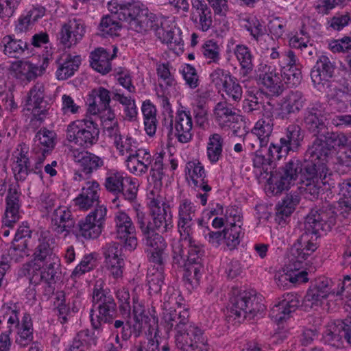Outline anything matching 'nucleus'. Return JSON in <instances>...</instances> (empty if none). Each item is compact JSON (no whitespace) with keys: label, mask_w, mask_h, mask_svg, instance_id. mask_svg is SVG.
Wrapping results in <instances>:
<instances>
[{"label":"nucleus","mask_w":351,"mask_h":351,"mask_svg":"<svg viewBox=\"0 0 351 351\" xmlns=\"http://www.w3.org/2000/svg\"><path fill=\"white\" fill-rule=\"evenodd\" d=\"M149 215L140 205L134 207L135 221L141 231L145 245L149 248V261L156 267L164 269L167 258V243L161 234L171 230L173 226L169 205L160 194L158 188L147 195Z\"/></svg>","instance_id":"nucleus-1"},{"label":"nucleus","mask_w":351,"mask_h":351,"mask_svg":"<svg viewBox=\"0 0 351 351\" xmlns=\"http://www.w3.org/2000/svg\"><path fill=\"white\" fill-rule=\"evenodd\" d=\"M56 240L48 230H43L38 237L33 250L32 260L23 265V273L35 282L44 281L50 285L55 282L56 269L60 260L55 252Z\"/></svg>","instance_id":"nucleus-2"},{"label":"nucleus","mask_w":351,"mask_h":351,"mask_svg":"<svg viewBox=\"0 0 351 351\" xmlns=\"http://www.w3.org/2000/svg\"><path fill=\"white\" fill-rule=\"evenodd\" d=\"M164 321L167 330L173 328L174 342L178 349L182 351H210L204 329L190 321L187 309L166 313Z\"/></svg>","instance_id":"nucleus-3"},{"label":"nucleus","mask_w":351,"mask_h":351,"mask_svg":"<svg viewBox=\"0 0 351 351\" xmlns=\"http://www.w3.org/2000/svg\"><path fill=\"white\" fill-rule=\"evenodd\" d=\"M336 223V215L331 210L313 209L305 218L304 232L294 245L299 261L307 260L317 249L320 232H328Z\"/></svg>","instance_id":"nucleus-4"},{"label":"nucleus","mask_w":351,"mask_h":351,"mask_svg":"<svg viewBox=\"0 0 351 351\" xmlns=\"http://www.w3.org/2000/svg\"><path fill=\"white\" fill-rule=\"evenodd\" d=\"M265 306L256 298L254 291L234 289L230 299L228 317L241 323L245 319L251 320L261 315Z\"/></svg>","instance_id":"nucleus-5"},{"label":"nucleus","mask_w":351,"mask_h":351,"mask_svg":"<svg viewBox=\"0 0 351 351\" xmlns=\"http://www.w3.org/2000/svg\"><path fill=\"white\" fill-rule=\"evenodd\" d=\"M108 9L119 21L128 22L131 29L136 32L147 31L148 9L140 1L130 0L121 3L111 1L108 3Z\"/></svg>","instance_id":"nucleus-6"},{"label":"nucleus","mask_w":351,"mask_h":351,"mask_svg":"<svg viewBox=\"0 0 351 351\" xmlns=\"http://www.w3.org/2000/svg\"><path fill=\"white\" fill-rule=\"evenodd\" d=\"M343 291V282H339L335 288L333 287V282L330 279L326 277L319 278L308 289L303 299V304L306 308L317 310L322 306L324 300L328 297H333L337 301L341 300Z\"/></svg>","instance_id":"nucleus-7"},{"label":"nucleus","mask_w":351,"mask_h":351,"mask_svg":"<svg viewBox=\"0 0 351 351\" xmlns=\"http://www.w3.org/2000/svg\"><path fill=\"white\" fill-rule=\"evenodd\" d=\"M99 136L97 124L90 119L73 121L67 125L66 130V140L70 143L84 149L96 144Z\"/></svg>","instance_id":"nucleus-8"},{"label":"nucleus","mask_w":351,"mask_h":351,"mask_svg":"<svg viewBox=\"0 0 351 351\" xmlns=\"http://www.w3.org/2000/svg\"><path fill=\"white\" fill-rule=\"evenodd\" d=\"M163 127L169 134L173 136L181 143L190 142L193 136V122L191 111L184 107L178 108L175 115L169 114L162 121Z\"/></svg>","instance_id":"nucleus-9"},{"label":"nucleus","mask_w":351,"mask_h":351,"mask_svg":"<svg viewBox=\"0 0 351 351\" xmlns=\"http://www.w3.org/2000/svg\"><path fill=\"white\" fill-rule=\"evenodd\" d=\"M304 140V132L300 125L290 124L285 130L279 143H271L268 148L269 158L280 160L290 152H297Z\"/></svg>","instance_id":"nucleus-10"},{"label":"nucleus","mask_w":351,"mask_h":351,"mask_svg":"<svg viewBox=\"0 0 351 351\" xmlns=\"http://www.w3.org/2000/svg\"><path fill=\"white\" fill-rule=\"evenodd\" d=\"M106 214V206H97L85 218L79 221L72 232L86 239L97 238L102 232Z\"/></svg>","instance_id":"nucleus-11"},{"label":"nucleus","mask_w":351,"mask_h":351,"mask_svg":"<svg viewBox=\"0 0 351 351\" xmlns=\"http://www.w3.org/2000/svg\"><path fill=\"white\" fill-rule=\"evenodd\" d=\"M185 176L189 186L197 192L195 197L200 200L202 206H206L212 187L208 184L204 166L199 161L188 162L185 167Z\"/></svg>","instance_id":"nucleus-12"},{"label":"nucleus","mask_w":351,"mask_h":351,"mask_svg":"<svg viewBox=\"0 0 351 351\" xmlns=\"http://www.w3.org/2000/svg\"><path fill=\"white\" fill-rule=\"evenodd\" d=\"M90 322L96 330L101 329L104 324L112 323L117 315V304L112 295L92 300Z\"/></svg>","instance_id":"nucleus-13"},{"label":"nucleus","mask_w":351,"mask_h":351,"mask_svg":"<svg viewBox=\"0 0 351 351\" xmlns=\"http://www.w3.org/2000/svg\"><path fill=\"white\" fill-rule=\"evenodd\" d=\"M197 206L189 198L180 199L178 206L177 228L182 239H190L195 232Z\"/></svg>","instance_id":"nucleus-14"},{"label":"nucleus","mask_w":351,"mask_h":351,"mask_svg":"<svg viewBox=\"0 0 351 351\" xmlns=\"http://www.w3.org/2000/svg\"><path fill=\"white\" fill-rule=\"evenodd\" d=\"M114 233L116 238L124 243V247L129 251L134 250L138 244L136 228L131 217L123 210L114 213Z\"/></svg>","instance_id":"nucleus-15"},{"label":"nucleus","mask_w":351,"mask_h":351,"mask_svg":"<svg viewBox=\"0 0 351 351\" xmlns=\"http://www.w3.org/2000/svg\"><path fill=\"white\" fill-rule=\"evenodd\" d=\"M347 144L348 138L343 133L327 132L316 138L309 147V152L318 153L327 160L337 148L344 147Z\"/></svg>","instance_id":"nucleus-16"},{"label":"nucleus","mask_w":351,"mask_h":351,"mask_svg":"<svg viewBox=\"0 0 351 351\" xmlns=\"http://www.w3.org/2000/svg\"><path fill=\"white\" fill-rule=\"evenodd\" d=\"M327 162L328 160L318 153L311 154L308 148L305 154L304 161L302 162V170L300 175L302 182L319 178L324 180L328 178L331 173L326 167Z\"/></svg>","instance_id":"nucleus-17"},{"label":"nucleus","mask_w":351,"mask_h":351,"mask_svg":"<svg viewBox=\"0 0 351 351\" xmlns=\"http://www.w3.org/2000/svg\"><path fill=\"white\" fill-rule=\"evenodd\" d=\"M257 79L258 84L271 96H279L285 90L282 75L277 71L275 66L267 63L260 64Z\"/></svg>","instance_id":"nucleus-18"},{"label":"nucleus","mask_w":351,"mask_h":351,"mask_svg":"<svg viewBox=\"0 0 351 351\" xmlns=\"http://www.w3.org/2000/svg\"><path fill=\"white\" fill-rule=\"evenodd\" d=\"M86 25L84 22L77 18H70L62 24L57 38L64 48L76 45L84 36Z\"/></svg>","instance_id":"nucleus-19"},{"label":"nucleus","mask_w":351,"mask_h":351,"mask_svg":"<svg viewBox=\"0 0 351 351\" xmlns=\"http://www.w3.org/2000/svg\"><path fill=\"white\" fill-rule=\"evenodd\" d=\"M45 97V86L43 83L37 82L28 92L25 106L28 111H32L35 119L42 121L48 114L49 106Z\"/></svg>","instance_id":"nucleus-20"},{"label":"nucleus","mask_w":351,"mask_h":351,"mask_svg":"<svg viewBox=\"0 0 351 351\" xmlns=\"http://www.w3.org/2000/svg\"><path fill=\"white\" fill-rule=\"evenodd\" d=\"M21 195L19 184H12L10 185L5 199V208L2 217L3 226L13 228L21 219Z\"/></svg>","instance_id":"nucleus-21"},{"label":"nucleus","mask_w":351,"mask_h":351,"mask_svg":"<svg viewBox=\"0 0 351 351\" xmlns=\"http://www.w3.org/2000/svg\"><path fill=\"white\" fill-rule=\"evenodd\" d=\"M51 226L54 232L66 237L75 228V220L71 210L65 206H58L50 215Z\"/></svg>","instance_id":"nucleus-22"},{"label":"nucleus","mask_w":351,"mask_h":351,"mask_svg":"<svg viewBox=\"0 0 351 351\" xmlns=\"http://www.w3.org/2000/svg\"><path fill=\"white\" fill-rule=\"evenodd\" d=\"M335 65L326 55L320 56L311 71V77L315 86L318 89L327 84L333 77Z\"/></svg>","instance_id":"nucleus-23"},{"label":"nucleus","mask_w":351,"mask_h":351,"mask_svg":"<svg viewBox=\"0 0 351 351\" xmlns=\"http://www.w3.org/2000/svg\"><path fill=\"white\" fill-rule=\"evenodd\" d=\"M14 158L12 170L16 180L23 181L31 172L38 174L42 179L43 172L38 167L39 164L36 165L35 169L31 168L27 147H21L20 149H17L14 152Z\"/></svg>","instance_id":"nucleus-24"},{"label":"nucleus","mask_w":351,"mask_h":351,"mask_svg":"<svg viewBox=\"0 0 351 351\" xmlns=\"http://www.w3.org/2000/svg\"><path fill=\"white\" fill-rule=\"evenodd\" d=\"M152 156L147 149L139 148L125 160L127 169L132 174L142 176L147 173L153 162Z\"/></svg>","instance_id":"nucleus-25"},{"label":"nucleus","mask_w":351,"mask_h":351,"mask_svg":"<svg viewBox=\"0 0 351 351\" xmlns=\"http://www.w3.org/2000/svg\"><path fill=\"white\" fill-rule=\"evenodd\" d=\"M326 116L322 106L315 104L308 107L305 111L304 123L307 130L315 136L320 134L326 128Z\"/></svg>","instance_id":"nucleus-26"},{"label":"nucleus","mask_w":351,"mask_h":351,"mask_svg":"<svg viewBox=\"0 0 351 351\" xmlns=\"http://www.w3.org/2000/svg\"><path fill=\"white\" fill-rule=\"evenodd\" d=\"M213 117L215 123L221 129L230 128L239 119L235 108L226 100L220 101L215 104L213 110Z\"/></svg>","instance_id":"nucleus-27"},{"label":"nucleus","mask_w":351,"mask_h":351,"mask_svg":"<svg viewBox=\"0 0 351 351\" xmlns=\"http://www.w3.org/2000/svg\"><path fill=\"white\" fill-rule=\"evenodd\" d=\"M191 19L199 30L208 31L212 25V12L204 0L191 1Z\"/></svg>","instance_id":"nucleus-28"},{"label":"nucleus","mask_w":351,"mask_h":351,"mask_svg":"<svg viewBox=\"0 0 351 351\" xmlns=\"http://www.w3.org/2000/svg\"><path fill=\"white\" fill-rule=\"evenodd\" d=\"M299 305L296 295L287 293L283 298L276 304L270 311L271 317L276 322L281 323L289 318L291 313L295 312Z\"/></svg>","instance_id":"nucleus-29"},{"label":"nucleus","mask_w":351,"mask_h":351,"mask_svg":"<svg viewBox=\"0 0 351 351\" xmlns=\"http://www.w3.org/2000/svg\"><path fill=\"white\" fill-rule=\"evenodd\" d=\"M72 156L81 171L86 175H90L104 165L103 158L88 152L73 150Z\"/></svg>","instance_id":"nucleus-30"},{"label":"nucleus","mask_w":351,"mask_h":351,"mask_svg":"<svg viewBox=\"0 0 351 351\" xmlns=\"http://www.w3.org/2000/svg\"><path fill=\"white\" fill-rule=\"evenodd\" d=\"M9 71L16 80L27 84L37 77L39 67L29 61L16 60L10 65Z\"/></svg>","instance_id":"nucleus-31"},{"label":"nucleus","mask_w":351,"mask_h":351,"mask_svg":"<svg viewBox=\"0 0 351 351\" xmlns=\"http://www.w3.org/2000/svg\"><path fill=\"white\" fill-rule=\"evenodd\" d=\"M345 333V324L341 320L330 322L328 324L323 333L322 340L325 344L335 348L343 347Z\"/></svg>","instance_id":"nucleus-32"},{"label":"nucleus","mask_w":351,"mask_h":351,"mask_svg":"<svg viewBox=\"0 0 351 351\" xmlns=\"http://www.w3.org/2000/svg\"><path fill=\"white\" fill-rule=\"evenodd\" d=\"M100 186L97 181L86 182L80 194L74 199L75 204L80 209L86 210L99 201Z\"/></svg>","instance_id":"nucleus-33"},{"label":"nucleus","mask_w":351,"mask_h":351,"mask_svg":"<svg viewBox=\"0 0 351 351\" xmlns=\"http://www.w3.org/2000/svg\"><path fill=\"white\" fill-rule=\"evenodd\" d=\"M57 70L56 76L58 80H65L74 75L81 64L78 55L65 54L56 61Z\"/></svg>","instance_id":"nucleus-34"},{"label":"nucleus","mask_w":351,"mask_h":351,"mask_svg":"<svg viewBox=\"0 0 351 351\" xmlns=\"http://www.w3.org/2000/svg\"><path fill=\"white\" fill-rule=\"evenodd\" d=\"M351 101V86L345 82L339 87H335L329 95V105L339 112L348 110Z\"/></svg>","instance_id":"nucleus-35"},{"label":"nucleus","mask_w":351,"mask_h":351,"mask_svg":"<svg viewBox=\"0 0 351 351\" xmlns=\"http://www.w3.org/2000/svg\"><path fill=\"white\" fill-rule=\"evenodd\" d=\"M110 95L108 90L104 87H98L91 90L87 99L88 112L93 115L100 113L101 109L109 107Z\"/></svg>","instance_id":"nucleus-36"},{"label":"nucleus","mask_w":351,"mask_h":351,"mask_svg":"<svg viewBox=\"0 0 351 351\" xmlns=\"http://www.w3.org/2000/svg\"><path fill=\"white\" fill-rule=\"evenodd\" d=\"M4 55L10 58H19L28 49L26 42L16 39L14 35L5 36L0 45Z\"/></svg>","instance_id":"nucleus-37"},{"label":"nucleus","mask_w":351,"mask_h":351,"mask_svg":"<svg viewBox=\"0 0 351 351\" xmlns=\"http://www.w3.org/2000/svg\"><path fill=\"white\" fill-rule=\"evenodd\" d=\"M116 48H114V53L110 55L109 52L104 48H98L91 52L90 66L93 69L102 74H106L111 71L110 60L116 56Z\"/></svg>","instance_id":"nucleus-38"},{"label":"nucleus","mask_w":351,"mask_h":351,"mask_svg":"<svg viewBox=\"0 0 351 351\" xmlns=\"http://www.w3.org/2000/svg\"><path fill=\"white\" fill-rule=\"evenodd\" d=\"M306 101L303 93L295 90L290 92L281 105V117L284 119L291 114L298 113L303 108Z\"/></svg>","instance_id":"nucleus-39"},{"label":"nucleus","mask_w":351,"mask_h":351,"mask_svg":"<svg viewBox=\"0 0 351 351\" xmlns=\"http://www.w3.org/2000/svg\"><path fill=\"white\" fill-rule=\"evenodd\" d=\"M274 123L271 120H263L259 119L252 129L251 134L248 135L246 140L253 137H256V141L261 148L267 145L270 136L274 130Z\"/></svg>","instance_id":"nucleus-40"},{"label":"nucleus","mask_w":351,"mask_h":351,"mask_svg":"<svg viewBox=\"0 0 351 351\" xmlns=\"http://www.w3.org/2000/svg\"><path fill=\"white\" fill-rule=\"evenodd\" d=\"M341 197L337 202V210L344 218L351 219V178L339 184Z\"/></svg>","instance_id":"nucleus-41"},{"label":"nucleus","mask_w":351,"mask_h":351,"mask_svg":"<svg viewBox=\"0 0 351 351\" xmlns=\"http://www.w3.org/2000/svg\"><path fill=\"white\" fill-rule=\"evenodd\" d=\"M300 197L297 195H287L276 207L275 221L278 224L285 223L299 203Z\"/></svg>","instance_id":"nucleus-42"},{"label":"nucleus","mask_w":351,"mask_h":351,"mask_svg":"<svg viewBox=\"0 0 351 351\" xmlns=\"http://www.w3.org/2000/svg\"><path fill=\"white\" fill-rule=\"evenodd\" d=\"M19 306L13 302L4 303L0 308V317L6 322L7 328L14 330L19 326Z\"/></svg>","instance_id":"nucleus-43"},{"label":"nucleus","mask_w":351,"mask_h":351,"mask_svg":"<svg viewBox=\"0 0 351 351\" xmlns=\"http://www.w3.org/2000/svg\"><path fill=\"white\" fill-rule=\"evenodd\" d=\"M233 52L239 62L241 71L243 75L250 73L254 67V56L250 48L245 45L239 44L235 46Z\"/></svg>","instance_id":"nucleus-44"},{"label":"nucleus","mask_w":351,"mask_h":351,"mask_svg":"<svg viewBox=\"0 0 351 351\" xmlns=\"http://www.w3.org/2000/svg\"><path fill=\"white\" fill-rule=\"evenodd\" d=\"M223 138L221 134L213 133L208 137L206 156L211 164H216L222 157Z\"/></svg>","instance_id":"nucleus-45"},{"label":"nucleus","mask_w":351,"mask_h":351,"mask_svg":"<svg viewBox=\"0 0 351 351\" xmlns=\"http://www.w3.org/2000/svg\"><path fill=\"white\" fill-rule=\"evenodd\" d=\"M129 176L125 173L115 169L108 170L106 174L104 186L106 189L114 195H119L126 178Z\"/></svg>","instance_id":"nucleus-46"},{"label":"nucleus","mask_w":351,"mask_h":351,"mask_svg":"<svg viewBox=\"0 0 351 351\" xmlns=\"http://www.w3.org/2000/svg\"><path fill=\"white\" fill-rule=\"evenodd\" d=\"M16 329L18 330L16 343L21 347H25L33 340L32 322L29 314H24L21 324H19Z\"/></svg>","instance_id":"nucleus-47"},{"label":"nucleus","mask_w":351,"mask_h":351,"mask_svg":"<svg viewBox=\"0 0 351 351\" xmlns=\"http://www.w3.org/2000/svg\"><path fill=\"white\" fill-rule=\"evenodd\" d=\"M243 236V229L242 226L239 223L235 226L226 225L223 230V239L227 248L230 250L237 248Z\"/></svg>","instance_id":"nucleus-48"},{"label":"nucleus","mask_w":351,"mask_h":351,"mask_svg":"<svg viewBox=\"0 0 351 351\" xmlns=\"http://www.w3.org/2000/svg\"><path fill=\"white\" fill-rule=\"evenodd\" d=\"M156 34L157 37L163 43L170 45L171 46L174 45L179 47L183 45V40L180 31L176 27L166 28L163 23H161V26L156 29Z\"/></svg>","instance_id":"nucleus-49"},{"label":"nucleus","mask_w":351,"mask_h":351,"mask_svg":"<svg viewBox=\"0 0 351 351\" xmlns=\"http://www.w3.org/2000/svg\"><path fill=\"white\" fill-rule=\"evenodd\" d=\"M296 247L293 250L292 258V263L289 265L290 270L292 271V274H291L290 282L292 284H303L306 283L308 281V273L306 270L300 271L301 269H304V267L307 265L305 263L306 260L302 261H299L298 258L295 256Z\"/></svg>","instance_id":"nucleus-50"},{"label":"nucleus","mask_w":351,"mask_h":351,"mask_svg":"<svg viewBox=\"0 0 351 351\" xmlns=\"http://www.w3.org/2000/svg\"><path fill=\"white\" fill-rule=\"evenodd\" d=\"M164 269L156 267L155 265L149 268L147 274V281L150 293L156 294L161 290L164 284Z\"/></svg>","instance_id":"nucleus-51"},{"label":"nucleus","mask_w":351,"mask_h":351,"mask_svg":"<svg viewBox=\"0 0 351 351\" xmlns=\"http://www.w3.org/2000/svg\"><path fill=\"white\" fill-rule=\"evenodd\" d=\"M56 133L53 131L43 129L39 130L35 136L34 141L40 146L43 156L48 154L55 146Z\"/></svg>","instance_id":"nucleus-52"},{"label":"nucleus","mask_w":351,"mask_h":351,"mask_svg":"<svg viewBox=\"0 0 351 351\" xmlns=\"http://www.w3.org/2000/svg\"><path fill=\"white\" fill-rule=\"evenodd\" d=\"M156 74L159 80L160 86H162L165 85L166 87H171L176 84L173 67L169 62L157 63Z\"/></svg>","instance_id":"nucleus-53"},{"label":"nucleus","mask_w":351,"mask_h":351,"mask_svg":"<svg viewBox=\"0 0 351 351\" xmlns=\"http://www.w3.org/2000/svg\"><path fill=\"white\" fill-rule=\"evenodd\" d=\"M121 25L117 17L114 14L102 17L99 25V29L103 36H116L117 31L121 29Z\"/></svg>","instance_id":"nucleus-54"},{"label":"nucleus","mask_w":351,"mask_h":351,"mask_svg":"<svg viewBox=\"0 0 351 351\" xmlns=\"http://www.w3.org/2000/svg\"><path fill=\"white\" fill-rule=\"evenodd\" d=\"M259 92H247V98L243 101V109L247 114H254L261 110L264 102Z\"/></svg>","instance_id":"nucleus-55"},{"label":"nucleus","mask_w":351,"mask_h":351,"mask_svg":"<svg viewBox=\"0 0 351 351\" xmlns=\"http://www.w3.org/2000/svg\"><path fill=\"white\" fill-rule=\"evenodd\" d=\"M202 51L208 63H219L221 60V49L217 42L213 40L206 41L202 45Z\"/></svg>","instance_id":"nucleus-56"},{"label":"nucleus","mask_w":351,"mask_h":351,"mask_svg":"<svg viewBox=\"0 0 351 351\" xmlns=\"http://www.w3.org/2000/svg\"><path fill=\"white\" fill-rule=\"evenodd\" d=\"M164 154L160 153L154 155L153 162L149 167L150 176L156 183L155 185H161V180L165 175L163 165Z\"/></svg>","instance_id":"nucleus-57"},{"label":"nucleus","mask_w":351,"mask_h":351,"mask_svg":"<svg viewBox=\"0 0 351 351\" xmlns=\"http://www.w3.org/2000/svg\"><path fill=\"white\" fill-rule=\"evenodd\" d=\"M299 66L289 67L281 71L284 83L289 87L297 86L300 84L302 76Z\"/></svg>","instance_id":"nucleus-58"},{"label":"nucleus","mask_w":351,"mask_h":351,"mask_svg":"<svg viewBox=\"0 0 351 351\" xmlns=\"http://www.w3.org/2000/svg\"><path fill=\"white\" fill-rule=\"evenodd\" d=\"M95 267V260L91 254L86 255L73 269L71 277L78 278L84 274L93 270Z\"/></svg>","instance_id":"nucleus-59"},{"label":"nucleus","mask_w":351,"mask_h":351,"mask_svg":"<svg viewBox=\"0 0 351 351\" xmlns=\"http://www.w3.org/2000/svg\"><path fill=\"white\" fill-rule=\"evenodd\" d=\"M114 145L121 156H130L138 149L136 141L129 136H122Z\"/></svg>","instance_id":"nucleus-60"},{"label":"nucleus","mask_w":351,"mask_h":351,"mask_svg":"<svg viewBox=\"0 0 351 351\" xmlns=\"http://www.w3.org/2000/svg\"><path fill=\"white\" fill-rule=\"evenodd\" d=\"M27 242L21 241L16 242L12 241V246L10 247L8 254L11 259L15 262H20L24 257L28 256L29 251L27 249Z\"/></svg>","instance_id":"nucleus-61"},{"label":"nucleus","mask_w":351,"mask_h":351,"mask_svg":"<svg viewBox=\"0 0 351 351\" xmlns=\"http://www.w3.org/2000/svg\"><path fill=\"white\" fill-rule=\"evenodd\" d=\"M138 183L136 178L129 176L123 184V189H121L120 193L123 198L129 202L134 201L137 195Z\"/></svg>","instance_id":"nucleus-62"},{"label":"nucleus","mask_w":351,"mask_h":351,"mask_svg":"<svg viewBox=\"0 0 351 351\" xmlns=\"http://www.w3.org/2000/svg\"><path fill=\"white\" fill-rule=\"evenodd\" d=\"M232 78L228 71L217 68L210 74V79L215 87L218 89H223L228 82Z\"/></svg>","instance_id":"nucleus-63"},{"label":"nucleus","mask_w":351,"mask_h":351,"mask_svg":"<svg viewBox=\"0 0 351 351\" xmlns=\"http://www.w3.org/2000/svg\"><path fill=\"white\" fill-rule=\"evenodd\" d=\"M202 267L197 263L189 264L186 266L183 278L191 286H197L201 278Z\"/></svg>","instance_id":"nucleus-64"}]
</instances>
